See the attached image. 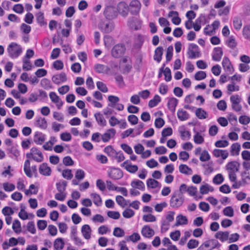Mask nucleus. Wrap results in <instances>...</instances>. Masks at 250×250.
<instances>
[{
	"label": "nucleus",
	"mask_w": 250,
	"mask_h": 250,
	"mask_svg": "<svg viewBox=\"0 0 250 250\" xmlns=\"http://www.w3.org/2000/svg\"><path fill=\"white\" fill-rule=\"evenodd\" d=\"M240 164L236 161H231L227 164L226 166V170L228 171L229 180L234 182L236 180V172L239 171Z\"/></svg>",
	"instance_id": "nucleus-1"
},
{
	"label": "nucleus",
	"mask_w": 250,
	"mask_h": 250,
	"mask_svg": "<svg viewBox=\"0 0 250 250\" xmlns=\"http://www.w3.org/2000/svg\"><path fill=\"white\" fill-rule=\"evenodd\" d=\"M185 201L184 195L174 191L170 200V205L173 208H179L183 204Z\"/></svg>",
	"instance_id": "nucleus-2"
},
{
	"label": "nucleus",
	"mask_w": 250,
	"mask_h": 250,
	"mask_svg": "<svg viewBox=\"0 0 250 250\" xmlns=\"http://www.w3.org/2000/svg\"><path fill=\"white\" fill-rule=\"evenodd\" d=\"M7 51L9 55L12 58L18 57L22 52L21 46L15 42L11 43L8 46Z\"/></svg>",
	"instance_id": "nucleus-3"
},
{
	"label": "nucleus",
	"mask_w": 250,
	"mask_h": 250,
	"mask_svg": "<svg viewBox=\"0 0 250 250\" xmlns=\"http://www.w3.org/2000/svg\"><path fill=\"white\" fill-rule=\"evenodd\" d=\"M241 101V98L237 94L233 95L230 96V101L231 104V108L234 111L239 112L242 110V106L240 104Z\"/></svg>",
	"instance_id": "nucleus-4"
},
{
	"label": "nucleus",
	"mask_w": 250,
	"mask_h": 250,
	"mask_svg": "<svg viewBox=\"0 0 250 250\" xmlns=\"http://www.w3.org/2000/svg\"><path fill=\"white\" fill-rule=\"evenodd\" d=\"M125 50V47L122 44H117L113 46L111 50L112 56L115 58H118L121 57Z\"/></svg>",
	"instance_id": "nucleus-5"
},
{
	"label": "nucleus",
	"mask_w": 250,
	"mask_h": 250,
	"mask_svg": "<svg viewBox=\"0 0 250 250\" xmlns=\"http://www.w3.org/2000/svg\"><path fill=\"white\" fill-rule=\"evenodd\" d=\"M37 167L36 166L30 167V163L29 160H26L24 164V171L28 177H32L33 176V173L37 174Z\"/></svg>",
	"instance_id": "nucleus-6"
},
{
	"label": "nucleus",
	"mask_w": 250,
	"mask_h": 250,
	"mask_svg": "<svg viewBox=\"0 0 250 250\" xmlns=\"http://www.w3.org/2000/svg\"><path fill=\"white\" fill-rule=\"evenodd\" d=\"M104 14L107 19L112 20L117 17L118 13L115 7L109 6L105 8Z\"/></svg>",
	"instance_id": "nucleus-7"
},
{
	"label": "nucleus",
	"mask_w": 250,
	"mask_h": 250,
	"mask_svg": "<svg viewBox=\"0 0 250 250\" xmlns=\"http://www.w3.org/2000/svg\"><path fill=\"white\" fill-rule=\"evenodd\" d=\"M188 54L190 59L199 57L200 53L198 51V46L196 44L190 43L188 48Z\"/></svg>",
	"instance_id": "nucleus-8"
},
{
	"label": "nucleus",
	"mask_w": 250,
	"mask_h": 250,
	"mask_svg": "<svg viewBox=\"0 0 250 250\" xmlns=\"http://www.w3.org/2000/svg\"><path fill=\"white\" fill-rule=\"evenodd\" d=\"M130 12L132 15H137L139 14L141 8V3L138 0H133L130 2Z\"/></svg>",
	"instance_id": "nucleus-9"
},
{
	"label": "nucleus",
	"mask_w": 250,
	"mask_h": 250,
	"mask_svg": "<svg viewBox=\"0 0 250 250\" xmlns=\"http://www.w3.org/2000/svg\"><path fill=\"white\" fill-rule=\"evenodd\" d=\"M108 176L114 180L121 179L124 175L123 172L119 168H113L108 172Z\"/></svg>",
	"instance_id": "nucleus-10"
},
{
	"label": "nucleus",
	"mask_w": 250,
	"mask_h": 250,
	"mask_svg": "<svg viewBox=\"0 0 250 250\" xmlns=\"http://www.w3.org/2000/svg\"><path fill=\"white\" fill-rule=\"evenodd\" d=\"M142 22L135 17H131L128 19L127 21L128 26L131 29L138 30L141 27Z\"/></svg>",
	"instance_id": "nucleus-11"
},
{
	"label": "nucleus",
	"mask_w": 250,
	"mask_h": 250,
	"mask_svg": "<svg viewBox=\"0 0 250 250\" xmlns=\"http://www.w3.org/2000/svg\"><path fill=\"white\" fill-rule=\"evenodd\" d=\"M39 171L41 175L45 176H49L52 173V170L50 167L46 163H42L39 167Z\"/></svg>",
	"instance_id": "nucleus-12"
},
{
	"label": "nucleus",
	"mask_w": 250,
	"mask_h": 250,
	"mask_svg": "<svg viewBox=\"0 0 250 250\" xmlns=\"http://www.w3.org/2000/svg\"><path fill=\"white\" fill-rule=\"evenodd\" d=\"M119 13L123 17H126L128 13L129 8L125 2H120L117 6Z\"/></svg>",
	"instance_id": "nucleus-13"
},
{
	"label": "nucleus",
	"mask_w": 250,
	"mask_h": 250,
	"mask_svg": "<svg viewBox=\"0 0 250 250\" xmlns=\"http://www.w3.org/2000/svg\"><path fill=\"white\" fill-rule=\"evenodd\" d=\"M30 151L32 152L34 156L33 159L37 162H41L43 160V156L42 152L36 147H32Z\"/></svg>",
	"instance_id": "nucleus-14"
},
{
	"label": "nucleus",
	"mask_w": 250,
	"mask_h": 250,
	"mask_svg": "<svg viewBox=\"0 0 250 250\" xmlns=\"http://www.w3.org/2000/svg\"><path fill=\"white\" fill-rule=\"evenodd\" d=\"M49 97L52 102L56 104L58 109H60L63 104V102L60 97L54 92H51L49 93Z\"/></svg>",
	"instance_id": "nucleus-15"
},
{
	"label": "nucleus",
	"mask_w": 250,
	"mask_h": 250,
	"mask_svg": "<svg viewBox=\"0 0 250 250\" xmlns=\"http://www.w3.org/2000/svg\"><path fill=\"white\" fill-rule=\"evenodd\" d=\"M67 80L66 74L62 72L60 74L54 75L52 78V81L56 84H59L61 83L65 82Z\"/></svg>",
	"instance_id": "nucleus-16"
},
{
	"label": "nucleus",
	"mask_w": 250,
	"mask_h": 250,
	"mask_svg": "<svg viewBox=\"0 0 250 250\" xmlns=\"http://www.w3.org/2000/svg\"><path fill=\"white\" fill-rule=\"evenodd\" d=\"M222 66L224 70L229 73H231L233 71V68L229 59L225 57L222 61Z\"/></svg>",
	"instance_id": "nucleus-17"
},
{
	"label": "nucleus",
	"mask_w": 250,
	"mask_h": 250,
	"mask_svg": "<svg viewBox=\"0 0 250 250\" xmlns=\"http://www.w3.org/2000/svg\"><path fill=\"white\" fill-rule=\"evenodd\" d=\"M114 25L112 22H103L100 25L101 31L105 33L111 32L114 29Z\"/></svg>",
	"instance_id": "nucleus-18"
},
{
	"label": "nucleus",
	"mask_w": 250,
	"mask_h": 250,
	"mask_svg": "<svg viewBox=\"0 0 250 250\" xmlns=\"http://www.w3.org/2000/svg\"><path fill=\"white\" fill-rule=\"evenodd\" d=\"M219 25L220 22L218 21H215L211 24V26L213 27L212 29H211V30H208V29L209 28L210 26L209 24L207 25L204 28V34L206 35L211 36L213 34V32H215V30L219 27Z\"/></svg>",
	"instance_id": "nucleus-19"
},
{
	"label": "nucleus",
	"mask_w": 250,
	"mask_h": 250,
	"mask_svg": "<svg viewBox=\"0 0 250 250\" xmlns=\"http://www.w3.org/2000/svg\"><path fill=\"white\" fill-rule=\"evenodd\" d=\"M116 133V131L114 128L108 129L106 132L103 134L102 136V140L104 142H107L113 138Z\"/></svg>",
	"instance_id": "nucleus-20"
},
{
	"label": "nucleus",
	"mask_w": 250,
	"mask_h": 250,
	"mask_svg": "<svg viewBox=\"0 0 250 250\" xmlns=\"http://www.w3.org/2000/svg\"><path fill=\"white\" fill-rule=\"evenodd\" d=\"M141 233L143 236L146 238H150L155 234L154 230L148 225H146L143 227Z\"/></svg>",
	"instance_id": "nucleus-21"
},
{
	"label": "nucleus",
	"mask_w": 250,
	"mask_h": 250,
	"mask_svg": "<svg viewBox=\"0 0 250 250\" xmlns=\"http://www.w3.org/2000/svg\"><path fill=\"white\" fill-rule=\"evenodd\" d=\"M212 153L215 157H221L223 160H225L229 156V152L227 150L215 149L213 150Z\"/></svg>",
	"instance_id": "nucleus-22"
},
{
	"label": "nucleus",
	"mask_w": 250,
	"mask_h": 250,
	"mask_svg": "<svg viewBox=\"0 0 250 250\" xmlns=\"http://www.w3.org/2000/svg\"><path fill=\"white\" fill-rule=\"evenodd\" d=\"M121 167H125L128 172L131 173H134L138 170V167L137 165H132L128 164L127 160L122 163Z\"/></svg>",
	"instance_id": "nucleus-23"
},
{
	"label": "nucleus",
	"mask_w": 250,
	"mask_h": 250,
	"mask_svg": "<svg viewBox=\"0 0 250 250\" xmlns=\"http://www.w3.org/2000/svg\"><path fill=\"white\" fill-rule=\"evenodd\" d=\"M223 52L221 47H215L213 49L212 60L214 61L219 62L223 56Z\"/></svg>",
	"instance_id": "nucleus-24"
},
{
	"label": "nucleus",
	"mask_w": 250,
	"mask_h": 250,
	"mask_svg": "<svg viewBox=\"0 0 250 250\" xmlns=\"http://www.w3.org/2000/svg\"><path fill=\"white\" fill-rule=\"evenodd\" d=\"M45 140V135L42 132H36L34 136V142L38 145H42Z\"/></svg>",
	"instance_id": "nucleus-25"
},
{
	"label": "nucleus",
	"mask_w": 250,
	"mask_h": 250,
	"mask_svg": "<svg viewBox=\"0 0 250 250\" xmlns=\"http://www.w3.org/2000/svg\"><path fill=\"white\" fill-rule=\"evenodd\" d=\"M81 232L83 236L85 239H89L91 237V229L88 225H84L82 226Z\"/></svg>",
	"instance_id": "nucleus-26"
},
{
	"label": "nucleus",
	"mask_w": 250,
	"mask_h": 250,
	"mask_svg": "<svg viewBox=\"0 0 250 250\" xmlns=\"http://www.w3.org/2000/svg\"><path fill=\"white\" fill-rule=\"evenodd\" d=\"M229 236V232L227 231H219L216 233L215 237L219 239L221 242H224L228 240Z\"/></svg>",
	"instance_id": "nucleus-27"
},
{
	"label": "nucleus",
	"mask_w": 250,
	"mask_h": 250,
	"mask_svg": "<svg viewBox=\"0 0 250 250\" xmlns=\"http://www.w3.org/2000/svg\"><path fill=\"white\" fill-rule=\"evenodd\" d=\"M178 104V100L175 98H170L167 102V106L171 112L174 113Z\"/></svg>",
	"instance_id": "nucleus-28"
},
{
	"label": "nucleus",
	"mask_w": 250,
	"mask_h": 250,
	"mask_svg": "<svg viewBox=\"0 0 250 250\" xmlns=\"http://www.w3.org/2000/svg\"><path fill=\"white\" fill-rule=\"evenodd\" d=\"M176 221L175 224V226L180 225H187L188 223V220L186 216L182 214H179L176 217Z\"/></svg>",
	"instance_id": "nucleus-29"
},
{
	"label": "nucleus",
	"mask_w": 250,
	"mask_h": 250,
	"mask_svg": "<svg viewBox=\"0 0 250 250\" xmlns=\"http://www.w3.org/2000/svg\"><path fill=\"white\" fill-rule=\"evenodd\" d=\"M94 117L98 124L102 126H104L106 125V121L104 118L103 115L100 113H96L94 114Z\"/></svg>",
	"instance_id": "nucleus-30"
},
{
	"label": "nucleus",
	"mask_w": 250,
	"mask_h": 250,
	"mask_svg": "<svg viewBox=\"0 0 250 250\" xmlns=\"http://www.w3.org/2000/svg\"><path fill=\"white\" fill-rule=\"evenodd\" d=\"M35 124L36 126L44 129H46L47 127V121L44 118H38L36 120Z\"/></svg>",
	"instance_id": "nucleus-31"
},
{
	"label": "nucleus",
	"mask_w": 250,
	"mask_h": 250,
	"mask_svg": "<svg viewBox=\"0 0 250 250\" xmlns=\"http://www.w3.org/2000/svg\"><path fill=\"white\" fill-rule=\"evenodd\" d=\"M163 53V48L162 47H158L155 50V54L154 55V59L157 62H159L162 60V56Z\"/></svg>",
	"instance_id": "nucleus-32"
},
{
	"label": "nucleus",
	"mask_w": 250,
	"mask_h": 250,
	"mask_svg": "<svg viewBox=\"0 0 250 250\" xmlns=\"http://www.w3.org/2000/svg\"><path fill=\"white\" fill-rule=\"evenodd\" d=\"M177 117L180 121H183L188 120L189 115L186 111L182 109L178 110Z\"/></svg>",
	"instance_id": "nucleus-33"
},
{
	"label": "nucleus",
	"mask_w": 250,
	"mask_h": 250,
	"mask_svg": "<svg viewBox=\"0 0 250 250\" xmlns=\"http://www.w3.org/2000/svg\"><path fill=\"white\" fill-rule=\"evenodd\" d=\"M241 146L238 143H234L231 146L230 148V153L232 156L234 155H238L239 154V151L240 150Z\"/></svg>",
	"instance_id": "nucleus-34"
},
{
	"label": "nucleus",
	"mask_w": 250,
	"mask_h": 250,
	"mask_svg": "<svg viewBox=\"0 0 250 250\" xmlns=\"http://www.w3.org/2000/svg\"><path fill=\"white\" fill-rule=\"evenodd\" d=\"M202 167L205 169L204 174L206 175H208L213 171V162H210L207 164H204L202 165Z\"/></svg>",
	"instance_id": "nucleus-35"
},
{
	"label": "nucleus",
	"mask_w": 250,
	"mask_h": 250,
	"mask_svg": "<svg viewBox=\"0 0 250 250\" xmlns=\"http://www.w3.org/2000/svg\"><path fill=\"white\" fill-rule=\"evenodd\" d=\"M116 201L117 204L122 208H124L128 205V203H129V201L126 200L123 197L120 195H118L116 197Z\"/></svg>",
	"instance_id": "nucleus-36"
},
{
	"label": "nucleus",
	"mask_w": 250,
	"mask_h": 250,
	"mask_svg": "<svg viewBox=\"0 0 250 250\" xmlns=\"http://www.w3.org/2000/svg\"><path fill=\"white\" fill-rule=\"evenodd\" d=\"M131 186L133 188H136L142 190H144L145 188L144 183L139 180L132 181L131 183Z\"/></svg>",
	"instance_id": "nucleus-37"
},
{
	"label": "nucleus",
	"mask_w": 250,
	"mask_h": 250,
	"mask_svg": "<svg viewBox=\"0 0 250 250\" xmlns=\"http://www.w3.org/2000/svg\"><path fill=\"white\" fill-rule=\"evenodd\" d=\"M195 114L200 119H205L208 117L207 112L201 108H198L196 110Z\"/></svg>",
	"instance_id": "nucleus-38"
},
{
	"label": "nucleus",
	"mask_w": 250,
	"mask_h": 250,
	"mask_svg": "<svg viewBox=\"0 0 250 250\" xmlns=\"http://www.w3.org/2000/svg\"><path fill=\"white\" fill-rule=\"evenodd\" d=\"M205 19L204 16H200L195 21V22L193 23V27L196 31H198L201 28V24Z\"/></svg>",
	"instance_id": "nucleus-39"
},
{
	"label": "nucleus",
	"mask_w": 250,
	"mask_h": 250,
	"mask_svg": "<svg viewBox=\"0 0 250 250\" xmlns=\"http://www.w3.org/2000/svg\"><path fill=\"white\" fill-rule=\"evenodd\" d=\"M57 142V140L55 137H50V140L46 142L43 146V148L45 150H50L52 149V146Z\"/></svg>",
	"instance_id": "nucleus-40"
},
{
	"label": "nucleus",
	"mask_w": 250,
	"mask_h": 250,
	"mask_svg": "<svg viewBox=\"0 0 250 250\" xmlns=\"http://www.w3.org/2000/svg\"><path fill=\"white\" fill-rule=\"evenodd\" d=\"M64 243L62 238L56 239L54 243V247L57 250H61L63 248Z\"/></svg>",
	"instance_id": "nucleus-41"
},
{
	"label": "nucleus",
	"mask_w": 250,
	"mask_h": 250,
	"mask_svg": "<svg viewBox=\"0 0 250 250\" xmlns=\"http://www.w3.org/2000/svg\"><path fill=\"white\" fill-rule=\"evenodd\" d=\"M161 97L158 95H155L154 98L148 103V106L150 108L156 106L161 102Z\"/></svg>",
	"instance_id": "nucleus-42"
},
{
	"label": "nucleus",
	"mask_w": 250,
	"mask_h": 250,
	"mask_svg": "<svg viewBox=\"0 0 250 250\" xmlns=\"http://www.w3.org/2000/svg\"><path fill=\"white\" fill-rule=\"evenodd\" d=\"M141 239V237L139 233L134 232L132 235L125 237L126 241H132L133 243H136Z\"/></svg>",
	"instance_id": "nucleus-43"
},
{
	"label": "nucleus",
	"mask_w": 250,
	"mask_h": 250,
	"mask_svg": "<svg viewBox=\"0 0 250 250\" xmlns=\"http://www.w3.org/2000/svg\"><path fill=\"white\" fill-rule=\"evenodd\" d=\"M179 169L180 172L182 173L189 175L192 174V169L186 165H180L179 166Z\"/></svg>",
	"instance_id": "nucleus-44"
},
{
	"label": "nucleus",
	"mask_w": 250,
	"mask_h": 250,
	"mask_svg": "<svg viewBox=\"0 0 250 250\" xmlns=\"http://www.w3.org/2000/svg\"><path fill=\"white\" fill-rule=\"evenodd\" d=\"M66 186L67 182L65 181H60L56 183L57 189L60 192H65Z\"/></svg>",
	"instance_id": "nucleus-45"
},
{
	"label": "nucleus",
	"mask_w": 250,
	"mask_h": 250,
	"mask_svg": "<svg viewBox=\"0 0 250 250\" xmlns=\"http://www.w3.org/2000/svg\"><path fill=\"white\" fill-rule=\"evenodd\" d=\"M40 84L42 87L45 89H49L52 88L50 81L46 78L42 79L41 81Z\"/></svg>",
	"instance_id": "nucleus-46"
},
{
	"label": "nucleus",
	"mask_w": 250,
	"mask_h": 250,
	"mask_svg": "<svg viewBox=\"0 0 250 250\" xmlns=\"http://www.w3.org/2000/svg\"><path fill=\"white\" fill-rule=\"evenodd\" d=\"M91 198L93 199L94 203L97 206H101L102 204V199L100 195L96 193H91L90 194Z\"/></svg>",
	"instance_id": "nucleus-47"
},
{
	"label": "nucleus",
	"mask_w": 250,
	"mask_h": 250,
	"mask_svg": "<svg viewBox=\"0 0 250 250\" xmlns=\"http://www.w3.org/2000/svg\"><path fill=\"white\" fill-rule=\"evenodd\" d=\"M36 19L38 23L41 26H43L46 24V22L44 21L43 13L42 12H38L36 15Z\"/></svg>",
	"instance_id": "nucleus-48"
},
{
	"label": "nucleus",
	"mask_w": 250,
	"mask_h": 250,
	"mask_svg": "<svg viewBox=\"0 0 250 250\" xmlns=\"http://www.w3.org/2000/svg\"><path fill=\"white\" fill-rule=\"evenodd\" d=\"M146 184L148 188H156L160 185L158 181L151 178L147 180Z\"/></svg>",
	"instance_id": "nucleus-49"
},
{
	"label": "nucleus",
	"mask_w": 250,
	"mask_h": 250,
	"mask_svg": "<svg viewBox=\"0 0 250 250\" xmlns=\"http://www.w3.org/2000/svg\"><path fill=\"white\" fill-rule=\"evenodd\" d=\"M96 71L99 73L107 72L108 67L103 64H97L94 66Z\"/></svg>",
	"instance_id": "nucleus-50"
},
{
	"label": "nucleus",
	"mask_w": 250,
	"mask_h": 250,
	"mask_svg": "<svg viewBox=\"0 0 250 250\" xmlns=\"http://www.w3.org/2000/svg\"><path fill=\"white\" fill-rule=\"evenodd\" d=\"M210 159V156L208 151L204 150L201 153L200 156V160L201 161L206 162L209 160Z\"/></svg>",
	"instance_id": "nucleus-51"
},
{
	"label": "nucleus",
	"mask_w": 250,
	"mask_h": 250,
	"mask_svg": "<svg viewBox=\"0 0 250 250\" xmlns=\"http://www.w3.org/2000/svg\"><path fill=\"white\" fill-rule=\"evenodd\" d=\"M226 43L229 47L232 49L235 48L237 45V43L233 36L229 37V38L226 41Z\"/></svg>",
	"instance_id": "nucleus-52"
},
{
	"label": "nucleus",
	"mask_w": 250,
	"mask_h": 250,
	"mask_svg": "<svg viewBox=\"0 0 250 250\" xmlns=\"http://www.w3.org/2000/svg\"><path fill=\"white\" fill-rule=\"evenodd\" d=\"M12 229L17 233L21 232V225L20 222L18 220H14L12 225Z\"/></svg>",
	"instance_id": "nucleus-53"
},
{
	"label": "nucleus",
	"mask_w": 250,
	"mask_h": 250,
	"mask_svg": "<svg viewBox=\"0 0 250 250\" xmlns=\"http://www.w3.org/2000/svg\"><path fill=\"white\" fill-rule=\"evenodd\" d=\"M213 183L216 185H220L224 181V177L221 174H217L213 178Z\"/></svg>",
	"instance_id": "nucleus-54"
},
{
	"label": "nucleus",
	"mask_w": 250,
	"mask_h": 250,
	"mask_svg": "<svg viewBox=\"0 0 250 250\" xmlns=\"http://www.w3.org/2000/svg\"><path fill=\"white\" fill-rule=\"evenodd\" d=\"M194 142L197 144H202L204 142L203 137L199 134V132H196L193 137Z\"/></svg>",
	"instance_id": "nucleus-55"
},
{
	"label": "nucleus",
	"mask_w": 250,
	"mask_h": 250,
	"mask_svg": "<svg viewBox=\"0 0 250 250\" xmlns=\"http://www.w3.org/2000/svg\"><path fill=\"white\" fill-rule=\"evenodd\" d=\"M143 220L146 222H152L156 221V218L155 216L151 214L144 215Z\"/></svg>",
	"instance_id": "nucleus-56"
},
{
	"label": "nucleus",
	"mask_w": 250,
	"mask_h": 250,
	"mask_svg": "<svg viewBox=\"0 0 250 250\" xmlns=\"http://www.w3.org/2000/svg\"><path fill=\"white\" fill-rule=\"evenodd\" d=\"M199 245V241L195 239H190L187 244V247L189 249H193L196 248Z\"/></svg>",
	"instance_id": "nucleus-57"
},
{
	"label": "nucleus",
	"mask_w": 250,
	"mask_h": 250,
	"mask_svg": "<svg viewBox=\"0 0 250 250\" xmlns=\"http://www.w3.org/2000/svg\"><path fill=\"white\" fill-rule=\"evenodd\" d=\"M134 211L130 208H127L123 212V216L126 218H130L134 216Z\"/></svg>",
	"instance_id": "nucleus-58"
},
{
	"label": "nucleus",
	"mask_w": 250,
	"mask_h": 250,
	"mask_svg": "<svg viewBox=\"0 0 250 250\" xmlns=\"http://www.w3.org/2000/svg\"><path fill=\"white\" fill-rule=\"evenodd\" d=\"M223 213L225 216L232 217L234 215L233 209L231 207H227L223 209Z\"/></svg>",
	"instance_id": "nucleus-59"
},
{
	"label": "nucleus",
	"mask_w": 250,
	"mask_h": 250,
	"mask_svg": "<svg viewBox=\"0 0 250 250\" xmlns=\"http://www.w3.org/2000/svg\"><path fill=\"white\" fill-rule=\"evenodd\" d=\"M97 88L102 92L105 93L108 91V88L105 84L102 82H97L96 83Z\"/></svg>",
	"instance_id": "nucleus-60"
},
{
	"label": "nucleus",
	"mask_w": 250,
	"mask_h": 250,
	"mask_svg": "<svg viewBox=\"0 0 250 250\" xmlns=\"http://www.w3.org/2000/svg\"><path fill=\"white\" fill-rule=\"evenodd\" d=\"M3 188L6 191H12L15 188V186L13 184L5 182L3 184Z\"/></svg>",
	"instance_id": "nucleus-61"
},
{
	"label": "nucleus",
	"mask_w": 250,
	"mask_h": 250,
	"mask_svg": "<svg viewBox=\"0 0 250 250\" xmlns=\"http://www.w3.org/2000/svg\"><path fill=\"white\" fill-rule=\"evenodd\" d=\"M113 233L115 236L121 237L125 235V231L122 229L117 227L114 229Z\"/></svg>",
	"instance_id": "nucleus-62"
},
{
	"label": "nucleus",
	"mask_w": 250,
	"mask_h": 250,
	"mask_svg": "<svg viewBox=\"0 0 250 250\" xmlns=\"http://www.w3.org/2000/svg\"><path fill=\"white\" fill-rule=\"evenodd\" d=\"M206 77V73L203 71H198L194 76L195 79L197 81H200L204 79Z\"/></svg>",
	"instance_id": "nucleus-63"
},
{
	"label": "nucleus",
	"mask_w": 250,
	"mask_h": 250,
	"mask_svg": "<svg viewBox=\"0 0 250 250\" xmlns=\"http://www.w3.org/2000/svg\"><path fill=\"white\" fill-rule=\"evenodd\" d=\"M243 34L244 37L250 39V25L245 26L243 29Z\"/></svg>",
	"instance_id": "nucleus-64"
}]
</instances>
